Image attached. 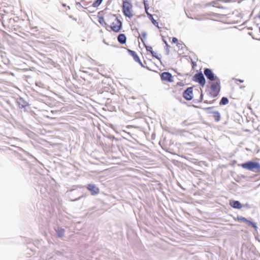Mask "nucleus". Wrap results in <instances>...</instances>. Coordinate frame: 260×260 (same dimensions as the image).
Returning <instances> with one entry per match:
<instances>
[{"label":"nucleus","mask_w":260,"mask_h":260,"mask_svg":"<svg viewBox=\"0 0 260 260\" xmlns=\"http://www.w3.org/2000/svg\"><path fill=\"white\" fill-rule=\"evenodd\" d=\"M241 166L243 169L253 172H259L260 171V163L257 161H248L242 163Z\"/></svg>","instance_id":"f257e3e1"},{"label":"nucleus","mask_w":260,"mask_h":260,"mask_svg":"<svg viewBox=\"0 0 260 260\" xmlns=\"http://www.w3.org/2000/svg\"><path fill=\"white\" fill-rule=\"evenodd\" d=\"M133 6L129 0H124L122 3V11L123 14L128 17L132 18L133 16L132 14Z\"/></svg>","instance_id":"f03ea898"},{"label":"nucleus","mask_w":260,"mask_h":260,"mask_svg":"<svg viewBox=\"0 0 260 260\" xmlns=\"http://www.w3.org/2000/svg\"><path fill=\"white\" fill-rule=\"evenodd\" d=\"M111 19H114V21L112 22L111 25H109L108 27L111 28L113 31L116 32L119 31L122 28V22L117 17H115V15H111Z\"/></svg>","instance_id":"7ed1b4c3"},{"label":"nucleus","mask_w":260,"mask_h":260,"mask_svg":"<svg viewBox=\"0 0 260 260\" xmlns=\"http://www.w3.org/2000/svg\"><path fill=\"white\" fill-rule=\"evenodd\" d=\"M204 74L207 79L210 81L214 82L219 79V78L213 73L210 69L205 68L204 70Z\"/></svg>","instance_id":"20e7f679"},{"label":"nucleus","mask_w":260,"mask_h":260,"mask_svg":"<svg viewBox=\"0 0 260 260\" xmlns=\"http://www.w3.org/2000/svg\"><path fill=\"white\" fill-rule=\"evenodd\" d=\"M192 80L200 84L202 86H204L206 83V80L202 72L196 73L193 77Z\"/></svg>","instance_id":"39448f33"},{"label":"nucleus","mask_w":260,"mask_h":260,"mask_svg":"<svg viewBox=\"0 0 260 260\" xmlns=\"http://www.w3.org/2000/svg\"><path fill=\"white\" fill-rule=\"evenodd\" d=\"M183 96L186 101H190L193 98V87H187L183 92Z\"/></svg>","instance_id":"423d86ee"},{"label":"nucleus","mask_w":260,"mask_h":260,"mask_svg":"<svg viewBox=\"0 0 260 260\" xmlns=\"http://www.w3.org/2000/svg\"><path fill=\"white\" fill-rule=\"evenodd\" d=\"M17 105H18L19 108H23L24 111H27V108L29 106L28 103L21 97L17 98Z\"/></svg>","instance_id":"0eeeda50"},{"label":"nucleus","mask_w":260,"mask_h":260,"mask_svg":"<svg viewBox=\"0 0 260 260\" xmlns=\"http://www.w3.org/2000/svg\"><path fill=\"white\" fill-rule=\"evenodd\" d=\"M87 188L92 196L97 195L100 191L99 188L94 184H88Z\"/></svg>","instance_id":"6e6552de"},{"label":"nucleus","mask_w":260,"mask_h":260,"mask_svg":"<svg viewBox=\"0 0 260 260\" xmlns=\"http://www.w3.org/2000/svg\"><path fill=\"white\" fill-rule=\"evenodd\" d=\"M160 77L162 80L167 82H171L173 81V77L172 74L168 72H164L160 75Z\"/></svg>","instance_id":"1a4fd4ad"},{"label":"nucleus","mask_w":260,"mask_h":260,"mask_svg":"<svg viewBox=\"0 0 260 260\" xmlns=\"http://www.w3.org/2000/svg\"><path fill=\"white\" fill-rule=\"evenodd\" d=\"M218 89H220V79L214 81L211 84V89L214 92H217Z\"/></svg>","instance_id":"9d476101"},{"label":"nucleus","mask_w":260,"mask_h":260,"mask_svg":"<svg viewBox=\"0 0 260 260\" xmlns=\"http://www.w3.org/2000/svg\"><path fill=\"white\" fill-rule=\"evenodd\" d=\"M229 205L234 209H240L242 207V205L238 201L230 200Z\"/></svg>","instance_id":"9b49d317"},{"label":"nucleus","mask_w":260,"mask_h":260,"mask_svg":"<svg viewBox=\"0 0 260 260\" xmlns=\"http://www.w3.org/2000/svg\"><path fill=\"white\" fill-rule=\"evenodd\" d=\"M55 232L58 237L61 238L64 236L65 230L60 226H57L55 229Z\"/></svg>","instance_id":"f8f14e48"},{"label":"nucleus","mask_w":260,"mask_h":260,"mask_svg":"<svg viewBox=\"0 0 260 260\" xmlns=\"http://www.w3.org/2000/svg\"><path fill=\"white\" fill-rule=\"evenodd\" d=\"M117 40L121 44H125L126 42V37L124 34H119L117 36Z\"/></svg>","instance_id":"ddd939ff"},{"label":"nucleus","mask_w":260,"mask_h":260,"mask_svg":"<svg viewBox=\"0 0 260 260\" xmlns=\"http://www.w3.org/2000/svg\"><path fill=\"white\" fill-rule=\"evenodd\" d=\"M127 51L129 54L133 57V59L135 61L139 60V57L135 51L129 49H127Z\"/></svg>","instance_id":"4468645a"},{"label":"nucleus","mask_w":260,"mask_h":260,"mask_svg":"<svg viewBox=\"0 0 260 260\" xmlns=\"http://www.w3.org/2000/svg\"><path fill=\"white\" fill-rule=\"evenodd\" d=\"M245 223L248 224V225L251 226L252 228L254 229L255 230H257V226L256 223L253 222L252 221L249 220L247 219V221L245 222Z\"/></svg>","instance_id":"2eb2a0df"},{"label":"nucleus","mask_w":260,"mask_h":260,"mask_svg":"<svg viewBox=\"0 0 260 260\" xmlns=\"http://www.w3.org/2000/svg\"><path fill=\"white\" fill-rule=\"evenodd\" d=\"M213 116L216 121H219L220 120V114L218 111H214L213 112Z\"/></svg>","instance_id":"dca6fc26"},{"label":"nucleus","mask_w":260,"mask_h":260,"mask_svg":"<svg viewBox=\"0 0 260 260\" xmlns=\"http://www.w3.org/2000/svg\"><path fill=\"white\" fill-rule=\"evenodd\" d=\"M148 18L151 20L152 23L154 25L156 26L158 28H159L158 26V23L153 18V15L152 14H148Z\"/></svg>","instance_id":"f3484780"},{"label":"nucleus","mask_w":260,"mask_h":260,"mask_svg":"<svg viewBox=\"0 0 260 260\" xmlns=\"http://www.w3.org/2000/svg\"><path fill=\"white\" fill-rule=\"evenodd\" d=\"M99 22L103 26H105L106 27L109 26V25L105 22L104 18L103 17L101 16L99 17Z\"/></svg>","instance_id":"a211bd4d"},{"label":"nucleus","mask_w":260,"mask_h":260,"mask_svg":"<svg viewBox=\"0 0 260 260\" xmlns=\"http://www.w3.org/2000/svg\"><path fill=\"white\" fill-rule=\"evenodd\" d=\"M229 103V99L226 97H222L219 102L220 105H225Z\"/></svg>","instance_id":"6ab92c4d"},{"label":"nucleus","mask_w":260,"mask_h":260,"mask_svg":"<svg viewBox=\"0 0 260 260\" xmlns=\"http://www.w3.org/2000/svg\"><path fill=\"white\" fill-rule=\"evenodd\" d=\"M103 0H96L95 2H93V3L92 5V6L93 7L96 8L99 7L101 3H102Z\"/></svg>","instance_id":"aec40b11"},{"label":"nucleus","mask_w":260,"mask_h":260,"mask_svg":"<svg viewBox=\"0 0 260 260\" xmlns=\"http://www.w3.org/2000/svg\"><path fill=\"white\" fill-rule=\"evenodd\" d=\"M177 46L178 47L179 49L182 50L186 48L185 45L183 44L182 42H180V43H178L177 44Z\"/></svg>","instance_id":"412c9836"},{"label":"nucleus","mask_w":260,"mask_h":260,"mask_svg":"<svg viewBox=\"0 0 260 260\" xmlns=\"http://www.w3.org/2000/svg\"><path fill=\"white\" fill-rule=\"evenodd\" d=\"M213 108V107H207L204 108V110L208 113V114H213V112H214L213 111H211V109Z\"/></svg>","instance_id":"4be33fe9"},{"label":"nucleus","mask_w":260,"mask_h":260,"mask_svg":"<svg viewBox=\"0 0 260 260\" xmlns=\"http://www.w3.org/2000/svg\"><path fill=\"white\" fill-rule=\"evenodd\" d=\"M146 36H147V32L146 31H143V32H142V37L141 38V40L142 42L144 44V45H145L144 40L146 38Z\"/></svg>","instance_id":"5701e85b"},{"label":"nucleus","mask_w":260,"mask_h":260,"mask_svg":"<svg viewBox=\"0 0 260 260\" xmlns=\"http://www.w3.org/2000/svg\"><path fill=\"white\" fill-rule=\"evenodd\" d=\"M143 4H144V8H145V11H147V10H148V9L149 8V5L148 4V1L147 0H143Z\"/></svg>","instance_id":"b1692460"},{"label":"nucleus","mask_w":260,"mask_h":260,"mask_svg":"<svg viewBox=\"0 0 260 260\" xmlns=\"http://www.w3.org/2000/svg\"><path fill=\"white\" fill-rule=\"evenodd\" d=\"M36 85L40 88H45L44 84L41 82H36Z\"/></svg>","instance_id":"393cba45"},{"label":"nucleus","mask_w":260,"mask_h":260,"mask_svg":"<svg viewBox=\"0 0 260 260\" xmlns=\"http://www.w3.org/2000/svg\"><path fill=\"white\" fill-rule=\"evenodd\" d=\"M237 220L242 221L243 222H245L247 221V219L246 218L241 216H238L237 217Z\"/></svg>","instance_id":"a878e982"},{"label":"nucleus","mask_w":260,"mask_h":260,"mask_svg":"<svg viewBox=\"0 0 260 260\" xmlns=\"http://www.w3.org/2000/svg\"><path fill=\"white\" fill-rule=\"evenodd\" d=\"M151 54H152L153 57H155V58L160 60V57L158 55H157L153 50L151 52Z\"/></svg>","instance_id":"bb28decb"},{"label":"nucleus","mask_w":260,"mask_h":260,"mask_svg":"<svg viewBox=\"0 0 260 260\" xmlns=\"http://www.w3.org/2000/svg\"><path fill=\"white\" fill-rule=\"evenodd\" d=\"M145 48L148 52H150V53L153 51L152 48L151 46H147L145 44L144 45Z\"/></svg>","instance_id":"cd10ccee"},{"label":"nucleus","mask_w":260,"mask_h":260,"mask_svg":"<svg viewBox=\"0 0 260 260\" xmlns=\"http://www.w3.org/2000/svg\"><path fill=\"white\" fill-rule=\"evenodd\" d=\"M219 92H220V89H218L217 90V92H214V93L211 94V95H212L213 98H215V97H216V96L218 95V94H219Z\"/></svg>","instance_id":"c85d7f7f"},{"label":"nucleus","mask_w":260,"mask_h":260,"mask_svg":"<svg viewBox=\"0 0 260 260\" xmlns=\"http://www.w3.org/2000/svg\"><path fill=\"white\" fill-rule=\"evenodd\" d=\"M136 62L139 63V64L143 68H145V67L144 66L142 61H141L140 59L139 58V60H136Z\"/></svg>","instance_id":"c756f323"},{"label":"nucleus","mask_w":260,"mask_h":260,"mask_svg":"<svg viewBox=\"0 0 260 260\" xmlns=\"http://www.w3.org/2000/svg\"><path fill=\"white\" fill-rule=\"evenodd\" d=\"M178 40L177 39V38H175V37H173V39H172V42L174 43H178Z\"/></svg>","instance_id":"7c9ffc66"},{"label":"nucleus","mask_w":260,"mask_h":260,"mask_svg":"<svg viewBox=\"0 0 260 260\" xmlns=\"http://www.w3.org/2000/svg\"><path fill=\"white\" fill-rule=\"evenodd\" d=\"M83 197V196H80L79 197L77 198H76V199H71V200L72 201H78L79 200H80L81 198H82Z\"/></svg>","instance_id":"2f4dec72"},{"label":"nucleus","mask_w":260,"mask_h":260,"mask_svg":"<svg viewBox=\"0 0 260 260\" xmlns=\"http://www.w3.org/2000/svg\"><path fill=\"white\" fill-rule=\"evenodd\" d=\"M166 54L167 55H169V54L170 50H169V47H166Z\"/></svg>","instance_id":"473e14b6"},{"label":"nucleus","mask_w":260,"mask_h":260,"mask_svg":"<svg viewBox=\"0 0 260 260\" xmlns=\"http://www.w3.org/2000/svg\"><path fill=\"white\" fill-rule=\"evenodd\" d=\"M162 40H163L164 43L166 44V46L165 47H169L170 46L168 45L167 41L166 40H165V39H163Z\"/></svg>","instance_id":"72a5a7b5"},{"label":"nucleus","mask_w":260,"mask_h":260,"mask_svg":"<svg viewBox=\"0 0 260 260\" xmlns=\"http://www.w3.org/2000/svg\"><path fill=\"white\" fill-rule=\"evenodd\" d=\"M203 99V94L202 93H201V95H200V102H202V100Z\"/></svg>","instance_id":"f704fd0d"},{"label":"nucleus","mask_w":260,"mask_h":260,"mask_svg":"<svg viewBox=\"0 0 260 260\" xmlns=\"http://www.w3.org/2000/svg\"><path fill=\"white\" fill-rule=\"evenodd\" d=\"M237 81L240 82V83H243L244 82V80H242V79H236Z\"/></svg>","instance_id":"c9c22d12"},{"label":"nucleus","mask_w":260,"mask_h":260,"mask_svg":"<svg viewBox=\"0 0 260 260\" xmlns=\"http://www.w3.org/2000/svg\"><path fill=\"white\" fill-rule=\"evenodd\" d=\"M13 148H9V149H6V151H8V150H13Z\"/></svg>","instance_id":"e433bc0d"},{"label":"nucleus","mask_w":260,"mask_h":260,"mask_svg":"<svg viewBox=\"0 0 260 260\" xmlns=\"http://www.w3.org/2000/svg\"><path fill=\"white\" fill-rule=\"evenodd\" d=\"M148 10H147V11H145V12H146V13L147 14V16H148V14H150L148 12Z\"/></svg>","instance_id":"4c0bfd02"},{"label":"nucleus","mask_w":260,"mask_h":260,"mask_svg":"<svg viewBox=\"0 0 260 260\" xmlns=\"http://www.w3.org/2000/svg\"><path fill=\"white\" fill-rule=\"evenodd\" d=\"M76 5H81L80 3L79 2H77L76 3Z\"/></svg>","instance_id":"58836bf2"},{"label":"nucleus","mask_w":260,"mask_h":260,"mask_svg":"<svg viewBox=\"0 0 260 260\" xmlns=\"http://www.w3.org/2000/svg\"><path fill=\"white\" fill-rule=\"evenodd\" d=\"M204 103H207V104H208V103H209V102L208 101H204Z\"/></svg>","instance_id":"ea45409f"},{"label":"nucleus","mask_w":260,"mask_h":260,"mask_svg":"<svg viewBox=\"0 0 260 260\" xmlns=\"http://www.w3.org/2000/svg\"><path fill=\"white\" fill-rule=\"evenodd\" d=\"M214 101V100H213L212 101H211V102H209V104H213Z\"/></svg>","instance_id":"a19ab883"},{"label":"nucleus","mask_w":260,"mask_h":260,"mask_svg":"<svg viewBox=\"0 0 260 260\" xmlns=\"http://www.w3.org/2000/svg\"><path fill=\"white\" fill-rule=\"evenodd\" d=\"M17 149H21V148L20 147H19L18 146L17 147Z\"/></svg>","instance_id":"79ce46f5"},{"label":"nucleus","mask_w":260,"mask_h":260,"mask_svg":"<svg viewBox=\"0 0 260 260\" xmlns=\"http://www.w3.org/2000/svg\"><path fill=\"white\" fill-rule=\"evenodd\" d=\"M192 64H193V66L194 65H196V63L194 62H192Z\"/></svg>","instance_id":"37998d69"},{"label":"nucleus","mask_w":260,"mask_h":260,"mask_svg":"<svg viewBox=\"0 0 260 260\" xmlns=\"http://www.w3.org/2000/svg\"><path fill=\"white\" fill-rule=\"evenodd\" d=\"M12 147H14V148H15V147H16V146H15V145H12Z\"/></svg>","instance_id":"c03bdc74"},{"label":"nucleus","mask_w":260,"mask_h":260,"mask_svg":"<svg viewBox=\"0 0 260 260\" xmlns=\"http://www.w3.org/2000/svg\"><path fill=\"white\" fill-rule=\"evenodd\" d=\"M178 85H181V83H178Z\"/></svg>","instance_id":"a18cd8bd"},{"label":"nucleus","mask_w":260,"mask_h":260,"mask_svg":"<svg viewBox=\"0 0 260 260\" xmlns=\"http://www.w3.org/2000/svg\"><path fill=\"white\" fill-rule=\"evenodd\" d=\"M37 27H35L33 29H37Z\"/></svg>","instance_id":"49530a36"},{"label":"nucleus","mask_w":260,"mask_h":260,"mask_svg":"<svg viewBox=\"0 0 260 260\" xmlns=\"http://www.w3.org/2000/svg\"><path fill=\"white\" fill-rule=\"evenodd\" d=\"M259 18L260 19V15H259Z\"/></svg>","instance_id":"de8ad7c7"}]
</instances>
